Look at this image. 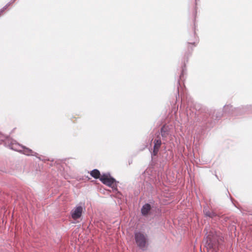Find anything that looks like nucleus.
I'll list each match as a JSON object with an SVG mask.
<instances>
[{
  "mask_svg": "<svg viewBox=\"0 0 252 252\" xmlns=\"http://www.w3.org/2000/svg\"><path fill=\"white\" fill-rule=\"evenodd\" d=\"M135 240L137 246L142 249L147 247V239L145 236L141 232H136L134 234Z\"/></svg>",
  "mask_w": 252,
  "mask_h": 252,
  "instance_id": "obj_3",
  "label": "nucleus"
},
{
  "mask_svg": "<svg viewBox=\"0 0 252 252\" xmlns=\"http://www.w3.org/2000/svg\"><path fill=\"white\" fill-rule=\"evenodd\" d=\"M154 142L155 145H154V150L153 153H154V155L156 156L157 155V152L158 140L156 139H155Z\"/></svg>",
  "mask_w": 252,
  "mask_h": 252,
  "instance_id": "obj_12",
  "label": "nucleus"
},
{
  "mask_svg": "<svg viewBox=\"0 0 252 252\" xmlns=\"http://www.w3.org/2000/svg\"><path fill=\"white\" fill-rule=\"evenodd\" d=\"M186 72V68L185 66V64L184 65V66L182 67L181 73L179 76V79L178 80L177 82V94L176 95V98L177 100L178 97H179V87L181 86L180 85V80H182L183 78L184 77V74Z\"/></svg>",
  "mask_w": 252,
  "mask_h": 252,
  "instance_id": "obj_6",
  "label": "nucleus"
},
{
  "mask_svg": "<svg viewBox=\"0 0 252 252\" xmlns=\"http://www.w3.org/2000/svg\"><path fill=\"white\" fill-rule=\"evenodd\" d=\"M252 107V106H251V105L247 106H245V109H248L249 107ZM242 109H244V107H242Z\"/></svg>",
  "mask_w": 252,
  "mask_h": 252,
  "instance_id": "obj_15",
  "label": "nucleus"
},
{
  "mask_svg": "<svg viewBox=\"0 0 252 252\" xmlns=\"http://www.w3.org/2000/svg\"><path fill=\"white\" fill-rule=\"evenodd\" d=\"M241 108H234L232 105H226L223 107V111L225 113H232L235 114L237 112L241 111Z\"/></svg>",
  "mask_w": 252,
  "mask_h": 252,
  "instance_id": "obj_5",
  "label": "nucleus"
},
{
  "mask_svg": "<svg viewBox=\"0 0 252 252\" xmlns=\"http://www.w3.org/2000/svg\"><path fill=\"white\" fill-rule=\"evenodd\" d=\"M210 116V114L208 113H205L201 115L198 118L197 121L199 123H203V124L209 123L210 120L209 117Z\"/></svg>",
  "mask_w": 252,
  "mask_h": 252,
  "instance_id": "obj_7",
  "label": "nucleus"
},
{
  "mask_svg": "<svg viewBox=\"0 0 252 252\" xmlns=\"http://www.w3.org/2000/svg\"><path fill=\"white\" fill-rule=\"evenodd\" d=\"M91 175L95 179H99L101 177L100 172L97 169H94L90 172Z\"/></svg>",
  "mask_w": 252,
  "mask_h": 252,
  "instance_id": "obj_10",
  "label": "nucleus"
},
{
  "mask_svg": "<svg viewBox=\"0 0 252 252\" xmlns=\"http://www.w3.org/2000/svg\"><path fill=\"white\" fill-rule=\"evenodd\" d=\"M100 180L104 185L111 187L113 189H117L116 181L115 179L108 175L103 174L100 178Z\"/></svg>",
  "mask_w": 252,
  "mask_h": 252,
  "instance_id": "obj_2",
  "label": "nucleus"
},
{
  "mask_svg": "<svg viewBox=\"0 0 252 252\" xmlns=\"http://www.w3.org/2000/svg\"><path fill=\"white\" fill-rule=\"evenodd\" d=\"M161 134L162 136L164 137H166L167 135L168 134L167 128L165 126L161 128Z\"/></svg>",
  "mask_w": 252,
  "mask_h": 252,
  "instance_id": "obj_11",
  "label": "nucleus"
},
{
  "mask_svg": "<svg viewBox=\"0 0 252 252\" xmlns=\"http://www.w3.org/2000/svg\"><path fill=\"white\" fill-rule=\"evenodd\" d=\"M83 212L81 206H78L74 208L71 212V217L73 220H77L81 217Z\"/></svg>",
  "mask_w": 252,
  "mask_h": 252,
  "instance_id": "obj_4",
  "label": "nucleus"
},
{
  "mask_svg": "<svg viewBox=\"0 0 252 252\" xmlns=\"http://www.w3.org/2000/svg\"><path fill=\"white\" fill-rule=\"evenodd\" d=\"M205 241H206L205 247L208 249H212L213 251H216L218 249L219 242L216 235L212 234V233L209 234L206 237Z\"/></svg>",
  "mask_w": 252,
  "mask_h": 252,
  "instance_id": "obj_1",
  "label": "nucleus"
},
{
  "mask_svg": "<svg viewBox=\"0 0 252 252\" xmlns=\"http://www.w3.org/2000/svg\"><path fill=\"white\" fill-rule=\"evenodd\" d=\"M221 114H220V113H219L218 114V113L216 114V119H219L221 117Z\"/></svg>",
  "mask_w": 252,
  "mask_h": 252,
  "instance_id": "obj_14",
  "label": "nucleus"
},
{
  "mask_svg": "<svg viewBox=\"0 0 252 252\" xmlns=\"http://www.w3.org/2000/svg\"><path fill=\"white\" fill-rule=\"evenodd\" d=\"M151 209V206L149 204H145L141 209V213L143 216L148 215L149 212Z\"/></svg>",
  "mask_w": 252,
  "mask_h": 252,
  "instance_id": "obj_9",
  "label": "nucleus"
},
{
  "mask_svg": "<svg viewBox=\"0 0 252 252\" xmlns=\"http://www.w3.org/2000/svg\"><path fill=\"white\" fill-rule=\"evenodd\" d=\"M195 32H194V35H195ZM194 38H195V40H194V41H193V42H188V43H189V44H192V45H194V46H196V42H197L198 40H197V39L196 38V37H195V36H194Z\"/></svg>",
  "mask_w": 252,
  "mask_h": 252,
  "instance_id": "obj_13",
  "label": "nucleus"
},
{
  "mask_svg": "<svg viewBox=\"0 0 252 252\" xmlns=\"http://www.w3.org/2000/svg\"><path fill=\"white\" fill-rule=\"evenodd\" d=\"M203 213L206 217H209L210 218H213L216 216V214L213 211L210 210L207 207L204 208Z\"/></svg>",
  "mask_w": 252,
  "mask_h": 252,
  "instance_id": "obj_8",
  "label": "nucleus"
},
{
  "mask_svg": "<svg viewBox=\"0 0 252 252\" xmlns=\"http://www.w3.org/2000/svg\"><path fill=\"white\" fill-rule=\"evenodd\" d=\"M29 152H30V153H31V152H32V151H31V150H29Z\"/></svg>",
  "mask_w": 252,
  "mask_h": 252,
  "instance_id": "obj_17",
  "label": "nucleus"
},
{
  "mask_svg": "<svg viewBox=\"0 0 252 252\" xmlns=\"http://www.w3.org/2000/svg\"><path fill=\"white\" fill-rule=\"evenodd\" d=\"M160 145H161V142L158 141V148L160 147Z\"/></svg>",
  "mask_w": 252,
  "mask_h": 252,
  "instance_id": "obj_16",
  "label": "nucleus"
}]
</instances>
